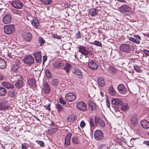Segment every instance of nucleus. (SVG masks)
Returning <instances> with one entry per match:
<instances>
[{
    "label": "nucleus",
    "instance_id": "a18cd8bd",
    "mask_svg": "<svg viewBox=\"0 0 149 149\" xmlns=\"http://www.w3.org/2000/svg\"><path fill=\"white\" fill-rule=\"evenodd\" d=\"M134 68L137 72H141L142 71L141 69V67L137 65H134Z\"/></svg>",
    "mask_w": 149,
    "mask_h": 149
},
{
    "label": "nucleus",
    "instance_id": "052dcab7",
    "mask_svg": "<svg viewBox=\"0 0 149 149\" xmlns=\"http://www.w3.org/2000/svg\"><path fill=\"white\" fill-rule=\"evenodd\" d=\"M5 12L4 9L3 8L0 9V15H2Z\"/></svg>",
    "mask_w": 149,
    "mask_h": 149
},
{
    "label": "nucleus",
    "instance_id": "473e14b6",
    "mask_svg": "<svg viewBox=\"0 0 149 149\" xmlns=\"http://www.w3.org/2000/svg\"><path fill=\"white\" fill-rule=\"evenodd\" d=\"M23 85V82L22 81H17L15 83V87L17 88H20L22 87Z\"/></svg>",
    "mask_w": 149,
    "mask_h": 149
},
{
    "label": "nucleus",
    "instance_id": "9b49d317",
    "mask_svg": "<svg viewBox=\"0 0 149 149\" xmlns=\"http://www.w3.org/2000/svg\"><path fill=\"white\" fill-rule=\"evenodd\" d=\"M128 39L130 40L137 44H139L140 43L141 39L139 36L136 35H134L133 37H129Z\"/></svg>",
    "mask_w": 149,
    "mask_h": 149
},
{
    "label": "nucleus",
    "instance_id": "4be33fe9",
    "mask_svg": "<svg viewBox=\"0 0 149 149\" xmlns=\"http://www.w3.org/2000/svg\"><path fill=\"white\" fill-rule=\"evenodd\" d=\"M142 127L144 129H147L149 128V123L146 120H142L141 122Z\"/></svg>",
    "mask_w": 149,
    "mask_h": 149
},
{
    "label": "nucleus",
    "instance_id": "37998d69",
    "mask_svg": "<svg viewBox=\"0 0 149 149\" xmlns=\"http://www.w3.org/2000/svg\"><path fill=\"white\" fill-rule=\"evenodd\" d=\"M12 11L14 14H16L18 15L21 16L22 14L21 11L18 10L13 9L12 10Z\"/></svg>",
    "mask_w": 149,
    "mask_h": 149
},
{
    "label": "nucleus",
    "instance_id": "6ab92c4d",
    "mask_svg": "<svg viewBox=\"0 0 149 149\" xmlns=\"http://www.w3.org/2000/svg\"><path fill=\"white\" fill-rule=\"evenodd\" d=\"M43 90L45 93H48L50 91V89L47 82L44 83L43 84Z\"/></svg>",
    "mask_w": 149,
    "mask_h": 149
},
{
    "label": "nucleus",
    "instance_id": "39448f33",
    "mask_svg": "<svg viewBox=\"0 0 149 149\" xmlns=\"http://www.w3.org/2000/svg\"><path fill=\"white\" fill-rule=\"evenodd\" d=\"M78 51L79 52L81 53L82 55L84 56L88 55L90 52V49L82 45L80 46L79 47Z\"/></svg>",
    "mask_w": 149,
    "mask_h": 149
},
{
    "label": "nucleus",
    "instance_id": "49530a36",
    "mask_svg": "<svg viewBox=\"0 0 149 149\" xmlns=\"http://www.w3.org/2000/svg\"><path fill=\"white\" fill-rule=\"evenodd\" d=\"M72 141L74 143L78 144L79 143L78 139L75 137L72 138Z\"/></svg>",
    "mask_w": 149,
    "mask_h": 149
},
{
    "label": "nucleus",
    "instance_id": "ddd939ff",
    "mask_svg": "<svg viewBox=\"0 0 149 149\" xmlns=\"http://www.w3.org/2000/svg\"><path fill=\"white\" fill-rule=\"evenodd\" d=\"M118 89L119 93L121 94H125L127 92L126 89L123 84H120L118 85Z\"/></svg>",
    "mask_w": 149,
    "mask_h": 149
},
{
    "label": "nucleus",
    "instance_id": "a211bd4d",
    "mask_svg": "<svg viewBox=\"0 0 149 149\" xmlns=\"http://www.w3.org/2000/svg\"><path fill=\"white\" fill-rule=\"evenodd\" d=\"M72 134L70 133L68 134L66 137L65 138V145L66 146H68L70 144V140Z\"/></svg>",
    "mask_w": 149,
    "mask_h": 149
},
{
    "label": "nucleus",
    "instance_id": "cd10ccee",
    "mask_svg": "<svg viewBox=\"0 0 149 149\" xmlns=\"http://www.w3.org/2000/svg\"><path fill=\"white\" fill-rule=\"evenodd\" d=\"M6 66V63L4 59L0 58V69L5 68Z\"/></svg>",
    "mask_w": 149,
    "mask_h": 149
},
{
    "label": "nucleus",
    "instance_id": "4468645a",
    "mask_svg": "<svg viewBox=\"0 0 149 149\" xmlns=\"http://www.w3.org/2000/svg\"><path fill=\"white\" fill-rule=\"evenodd\" d=\"M23 38L26 41L29 42L32 38V36L28 32H24L22 36Z\"/></svg>",
    "mask_w": 149,
    "mask_h": 149
},
{
    "label": "nucleus",
    "instance_id": "58836bf2",
    "mask_svg": "<svg viewBox=\"0 0 149 149\" xmlns=\"http://www.w3.org/2000/svg\"><path fill=\"white\" fill-rule=\"evenodd\" d=\"M52 84L54 87H56L59 84L58 80L56 79H54L52 80L51 81Z\"/></svg>",
    "mask_w": 149,
    "mask_h": 149
},
{
    "label": "nucleus",
    "instance_id": "338daca9",
    "mask_svg": "<svg viewBox=\"0 0 149 149\" xmlns=\"http://www.w3.org/2000/svg\"><path fill=\"white\" fill-rule=\"evenodd\" d=\"M143 143L148 146H149V141H144Z\"/></svg>",
    "mask_w": 149,
    "mask_h": 149
},
{
    "label": "nucleus",
    "instance_id": "c756f323",
    "mask_svg": "<svg viewBox=\"0 0 149 149\" xmlns=\"http://www.w3.org/2000/svg\"><path fill=\"white\" fill-rule=\"evenodd\" d=\"M88 107L90 110L93 111L95 109V106L93 102L90 101L88 102Z\"/></svg>",
    "mask_w": 149,
    "mask_h": 149
},
{
    "label": "nucleus",
    "instance_id": "3c124183",
    "mask_svg": "<svg viewBox=\"0 0 149 149\" xmlns=\"http://www.w3.org/2000/svg\"><path fill=\"white\" fill-rule=\"evenodd\" d=\"M36 142L42 147H43L44 146V143L42 141L37 140Z\"/></svg>",
    "mask_w": 149,
    "mask_h": 149
},
{
    "label": "nucleus",
    "instance_id": "6e6552de",
    "mask_svg": "<svg viewBox=\"0 0 149 149\" xmlns=\"http://www.w3.org/2000/svg\"><path fill=\"white\" fill-rule=\"evenodd\" d=\"M120 49L121 51L127 53H129L131 51L130 45L127 44H122L120 47Z\"/></svg>",
    "mask_w": 149,
    "mask_h": 149
},
{
    "label": "nucleus",
    "instance_id": "13d9d810",
    "mask_svg": "<svg viewBox=\"0 0 149 149\" xmlns=\"http://www.w3.org/2000/svg\"><path fill=\"white\" fill-rule=\"evenodd\" d=\"M46 74L47 77H50L51 76L50 71L49 70H47L46 71Z\"/></svg>",
    "mask_w": 149,
    "mask_h": 149
},
{
    "label": "nucleus",
    "instance_id": "20e7f679",
    "mask_svg": "<svg viewBox=\"0 0 149 149\" xmlns=\"http://www.w3.org/2000/svg\"><path fill=\"white\" fill-rule=\"evenodd\" d=\"M4 28L5 33L7 34H10L15 31V27L13 25H6Z\"/></svg>",
    "mask_w": 149,
    "mask_h": 149
},
{
    "label": "nucleus",
    "instance_id": "2f4dec72",
    "mask_svg": "<svg viewBox=\"0 0 149 149\" xmlns=\"http://www.w3.org/2000/svg\"><path fill=\"white\" fill-rule=\"evenodd\" d=\"M7 93L6 89L2 86H0V96H3Z\"/></svg>",
    "mask_w": 149,
    "mask_h": 149
},
{
    "label": "nucleus",
    "instance_id": "e2e57ef3",
    "mask_svg": "<svg viewBox=\"0 0 149 149\" xmlns=\"http://www.w3.org/2000/svg\"><path fill=\"white\" fill-rule=\"evenodd\" d=\"M52 37L55 38H57L58 39H60V36H58L56 35L53 34L52 35Z\"/></svg>",
    "mask_w": 149,
    "mask_h": 149
},
{
    "label": "nucleus",
    "instance_id": "b1692460",
    "mask_svg": "<svg viewBox=\"0 0 149 149\" xmlns=\"http://www.w3.org/2000/svg\"><path fill=\"white\" fill-rule=\"evenodd\" d=\"M2 86H4L7 88H14V86L13 84H10L7 82H3L1 84Z\"/></svg>",
    "mask_w": 149,
    "mask_h": 149
},
{
    "label": "nucleus",
    "instance_id": "603ef678",
    "mask_svg": "<svg viewBox=\"0 0 149 149\" xmlns=\"http://www.w3.org/2000/svg\"><path fill=\"white\" fill-rule=\"evenodd\" d=\"M17 81H23L24 79L20 75H18L17 76Z\"/></svg>",
    "mask_w": 149,
    "mask_h": 149
},
{
    "label": "nucleus",
    "instance_id": "680f3d73",
    "mask_svg": "<svg viewBox=\"0 0 149 149\" xmlns=\"http://www.w3.org/2000/svg\"><path fill=\"white\" fill-rule=\"evenodd\" d=\"M144 52L145 54V55L147 56H149V51L145 50L144 51Z\"/></svg>",
    "mask_w": 149,
    "mask_h": 149
},
{
    "label": "nucleus",
    "instance_id": "0eeeda50",
    "mask_svg": "<svg viewBox=\"0 0 149 149\" xmlns=\"http://www.w3.org/2000/svg\"><path fill=\"white\" fill-rule=\"evenodd\" d=\"M65 98L68 101L72 102L75 100L76 96L73 93H70L66 94Z\"/></svg>",
    "mask_w": 149,
    "mask_h": 149
},
{
    "label": "nucleus",
    "instance_id": "f257e3e1",
    "mask_svg": "<svg viewBox=\"0 0 149 149\" xmlns=\"http://www.w3.org/2000/svg\"><path fill=\"white\" fill-rule=\"evenodd\" d=\"M131 8L129 6L123 5L118 8V10L122 13L123 15H127L130 11Z\"/></svg>",
    "mask_w": 149,
    "mask_h": 149
},
{
    "label": "nucleus",
    "instance_id": "f3484780",
    "mask_svg": "<svg viewBox=\"0 0 149 149\" xmlns=\"http://www.w3.org/2000/svg\"><path fill=\"white\" fill-rule=\"evenodd\" d=\"M40 54L41 53L40 52H35L34 54L36 60L37 62L39 63L42 61V56Z\"/></svg>",
    "mask_w": 149,
    "mask_h": 149
},
{
    "label": "nucleus",
    "instance_id": "a878e982",
    "mask_svg": "<svg viewBox=\"0 0 149 149\" xmlns=\"http://www.w3.org/2000/svg\"><path fill=\"white\" fill-rule=\"evenodd\" d=\"M31 22L32 25L34 27L38 28L39 24V22L37 18H33Z\"/></svg>",
    "mask_w": 149,
    "mask_h": 149
},
{
    "label": "nucleus",
    "instance_id": "f704fd0d",
    "mask_svg": "<svg viewBox=\"0 0 149 149\" xmlns=\"http://www.w3.org/2000/svg\"><path fill=\"white\" fill-rule=\"evenodd\" d=\"M71 67V65L68 63H66L63 68V69L65 70L66 72L69 73Z\"/></svg>",
    "mask_w": 149,
    "mask_h": 149
},
{
    "label": "nucleus",
    "instance_id": "69168bd1",
    "mask_svg": "<svg viewBox=\"0 0 149 149\" xmlns=\"http://www.w3.org/2000/svg\"><path fill=\"white\" fill-rule=\"evenodd\" d=\"M47 57L46 56H43V63H44L47 60Z\"/></svg>",
    "mask_w": 149,
    "mask_h": 149
},
{
    "label": "nucleus",
    "instance_id": "8fccbe9b",
    "mask_svg": "<svg viewBox=\"0 0 149 149\" xmlns=\"http://www.w3.org/2000/svg\"><path fill=\"white\" fill-rule=\"evenodd\" d=\"M94 44L99 47H101L102 46V43L99 41H95L94 42Z\"/></svg>",
    "mask_w": 149,
    "mask_h": 149
},
{
    "label": "nucleus",
    "instance_id": "ea45409f",
    "mask_svg": "<svg viewBox=\"0 0 149 149\" xmlns=\"http://www.w3.org/2000/svg\"><path fill=\"white\" fill-rule=\"evenodd\" d=\"M15 52L12 51L10 52H8L7 54V56L10 58H14L15 57Z\"/></svg>",
    "mask_w": 149,
    "mask_h": 149
},
{
    "label": "nucleus",
    "instance_id": "5701e85b",
    "mask_svg": "<svg viewBox=\"0 0 149 149\" xmlns=\"http://www.w3.org/2000/svg\"><path fill=\"white\" fill-rule=\"evenodd\" d=\"M7 102H0V109L1 110H6L9 107L8 105H5V104Z\"/></svg>",
    "mask_w": 149,
    "mask_h": 149
},
{
    "label": "nucleus",
    "instance_id": "2eb2a0df",
    "mask_svg": "<svg viewBox=\"0 0 149 149\" xmlns=\"http://www.w3.org/2000/svg\"><path fill=\"white\" fill-rule=\"evenodd\" d=\"M137 118L136 115H134L131 117V122L133 126H135L137 125Z\"/></svg>",
    "mask_w": 149,
    "mask_h": 149
},
{
    "label": "nucleus",
    "instance_id": "e433bc0d",
    "mask_svg": "<svg viewBox=\"0 0 149 149\" xmlns=\"http://www.w3.org/2000/svg\"><path fill=\"white\" fill-rule=\"evenodd\" d=\"M84 57L82 59V62L84 65L87 64L89 61V58L86 56H84Z\"/></svg>",
    "mask_w": 149,
    "mask_h": 149
},
{
    "label": "nucleus",
    "instance_id": "4d7b16f0",
    "mask_svg": "<svg viewBox=\"0 0 149 149\" xmlns=\"http://www.w3.org/2000/svg\"><path fill=\"white\" fill-rule=\"evenodd\" d=\"M80 127L81 128H83L85 126V122L83 120L80 123Z\"/></svg>",
    "mask_w": 149,
    "mask_h": 149
},
{
    "label": "nucleus",
    "instance_id": "774afa93",
    "mask_svg": "<svg viewBox=\"0 0 149 149\" xmlns=\"http://www.w3.org/2000/svg\"><path fill=\"white\" fill-rule=\"evenodd\" d=\"M77 37L79 38H81V36H80V33L79 32L77 34Z\"/></svg>",
    "mask_w": 149,
    "mask_h": 149
},
{
    "label": "nucleus",
    "instance_id": "423d86ee",
    "mask_svg": "<svg viewBox=\"0 0 149 149\" xmlns=\"http://www.w3.org/2000/svg\"><path fill=\"white\" fill-rule=\"evenodd\" d=\"M23 61L25 63L31 65L34 63V59L31 56L29 55L24 58Z\"/></svg>",
    "mask_w": 149,
    "mask_h": 149
},
{
    "label": "nucleus",
    "instance_id": "72a5a7b5",
    "mask_svg": "<svg viewBox=\"0 0 149 149\" xmlns=\"http://www.w3.org/2000/svg\"><path fill=\"white\" fill-rule=\"evenodd\" d=\"M53 65L54 68H57L62 67L63 65V63H61L59 61L54 62L53 64Z\"/></svg>",
    "mask_w": 149,
    "mask_h": 149
},
{
    "label": "nucleus",
    "instance_id": "7c9ffc66",
    "mask_svg": "<svg viewBox=\"0 0 149 149\" xmlns=\"http://www.w3.org/2000/svg\"><path fill=\"white\" fill-rule=\"evenodd\" d=\"M36 81L33 79L31 78L28 81L29 84L32 87H35L36 86Z\"/></svg>",
    "mask_w": 149,
    "mask_h": 149
},
{
    "label": "nucleus",
    "instance_id": "dca6fc26",
    "mask_svg": "<svg viewBox=\"0 0 149 149\" xmlns=\"http://www.w3.org/2000/svg\"><path fill=\"white\" fill-rule=\"evenodd\" d=\"M11 21V17L9 15H6L3 18V22L5 24H8Z\"/></svg>",
    "mask_w": 149,
    "mask_h": 149
},
{
    "label": "nucleus",
    "instance_id": "412c9836",
    "mask_svg": "<svg viewBox=\"0 0 149 149\" xmlns=\"http://www.w3.org/2000/svg\"><path fill=\"white\" fill-rule=\"evenodd\" d=\"M19 65V61H17L15 64H13L12 65V70L15 72H17Z\"/></svg>",
    "mask_w": 149,
    "mask_h": 149
},
{
    "label": "nucleus",
    "instance_id": "f8f14e48",
    "mask_svg": "<svg viewBox=\"0 0 149 149\" xmlns=\"http://www.w3.org/2000/svg\"><path fill=\"white\" fill-rule=\"evenodd\" d=\"M11 5L15 8L17 9H21L23 6V3L18 1L12 2L11 3Z\"/></svg>",
    "mask_w": 149,
    "mask_h": 149
},
{
    "label": "nucleus",
    "instance_id": "864d4df0",
    "mask_svg": "<svg viewBox=\"0 0 149 149\" xmlns=\"http://www.w3.org/2000/svg\"><path fill=\"white\" fill-rule=\"evenodd\" d=\"M106 106L109 108H110V101L108 99H107L106 100Z\"/></svg>",
    "mask_w": 149,
    "mask_h": 149
},
{
    "label": "nucleus",
    "instance_id": "a19ab883",
    "mask_svg": "<svg viewBox=\"0 0 149 149\" xmlns=\"http://www.w3.org/2000/svg\"><path fill=\"white\" fill-rule=\"evenodd\" d=\"M56 107L58 112H60L63 110L64 108L59 104H57L56 105Z\"/></svg>",
    "mask_w": 149,
    "mask_h": 149
},
{
    "label": "nucleus",
    "instance_id": "de8ad7c7",
    "mask_svg": "<svg viewBox=\"0 0 149 149\" xmlns=\"http://www.w3.org/2000/svg\"><path fill=\"white\" fill-rule=\"evenodd\" d=\"M38 41L40 43V45L42 46V44L45 42V40L41 37H40L38 38Z\"/></svg>",
    "mask_w": 149,
    "mask_h": 149
},
{
    "label": "nucleus",
    "instance_id": "5fc2aeb1",
    "mask_svg": "<svg viewBox=\"0 0 149 149\" xmlns=\"http://www.w3.org/2000/svg\"><path fill=\"white\" fill-rule=\"evenodd\" d=\"M59 102L63 105H65L66 104L65 101L62 98H60L59 99Z\"/></svg>",
    "mask_w": 149,
    "mask_h": 149
},
{
    "label": "nucleus",
    "instance_id": "1a4fd4ad",
    "mask_svg": "<svg viewBox=\"0 0 149 149\" xmlns=\"http://www.w3.org/2000/svg\"><path fill=\"white\" fill-rule=\"evenodd\" d=\"M76 106L79 110L84 111H85L86 110V104L83 102H77Z\"/></svg>",
    "mask_w": 149,
    "mask_h": 149
},
{
    "label": "nucleus",
    "instance_id": "9d476101",
    "mask_svg": "<svg viewBox=\"0 0 149 149\" xmlns=\"http://www.w3.org/2000/svg\"><path fill=\"white\" fill-rule=\"evenodd\" d=\"M88 66L91 69L93 70H96L98 67V64L95 60L90 61L88 64Z\"/></svg>",
    "mask_w": 149,
    "mask_h": 149
},
{
    "label": "nucleus",
    "instance_id": "bf43d9fd",
    "mask_svg": "<svg viewBox=\"0 0 149 149\" xmlns=\"http://www.w3.org/2000/svg\"><path fill=\"white\" fill-rule=\"evenodd\" d=\"M50 104H48L47 105H46V106H44V107H45L46 109L50 111Z\"/></svg>",
    "mask_w": 149,
    "mask_h": 149
},
{
    "label": "nucleus",
    "instance_id": "4c0bfd02",
    "mask_svg": "<svg viewBox=\"0 0 149 149\" xmlns=\"http://www.w3.org/2000/svg\"><path fill=\"white\" fill-rule=\"evenodd\" d=\"M41 3L45 5H49L52 3V0H40Z\"/></svg>",
    "mask_w": 149,
    "mask_h": 149
},
{
    "label": "nucleus",
    "instance_id": "c85d7f7f",
    "mask_svg": "<svg viewBox=\"0 0 149 149\" xmlns=\"http://www.w3.org/2000/svg\"><path fill=\"white\" fill-rule=\"evenodd\" d=\"M90 15L93 17L98 14V11L95 8H93L90 10L89 11Z\"/></svg>",
    "mask_w": 149,
    "mask_h": 149
},
{
    "label": "nucleus",
    "instance_id": "0e129e2a",
    "mask_svg": "<svg viewBox=\"0 0 149 149\" xmlns=\"http://www.w3.org/2000/svg\"><path fill=\"white\" fill-rule=\"evenodd\" d=\"M89 56L91 58H93L94 57V54L92 52L91 50L90 49V52L89 54Z\"/></svg>",
    "mask_w": 149,
    "mask_h": 149
},
{
    "label": "nucleus",
    "instance_id": "c9c22d12",
    "mask_svg": "<svg viewBox=\"0 0 149 149\" xmlns=\"http://www.w3.org/2000/svg\"><path fill=\"white\" fill-rule=\"evenodd\" d=\"M109 92L111 95L112 96L115 95L116 92L113 86H111L109 88Z\"/></svg>",
    "mask_w": 149,
    "mask_h": 149
},
{
    "label": "nucleus",
    "instance_id": "6e6d98bb",
    "mask_svg": "<svg viewBox=\"0 0 149 149\" xmlns=\"http://www.w3.org/2000/svg\"><path fill=\"white\" fill-rule=\"evenodd\" d=\"M22 149H27V144L26 143H24L22 144Z\"/></svg>",
    "mask_w": 149,
    "mask_h": 149
},
{
    "label": "nucleus",
    "instance_id": "c03bdc74",
    "mask_svg": "<svg viewBox=\"0 0 149 149\" xmlns=\"http://www.w3.org/2000/svg\"><path fill=\"white\" fill-rule=\"evenodd\" d=\"M128 105L127 104H123L122 105L121 109L123 111H125L128 109Z\"/></svg>",
    "mask_w": 149,
    "mask_h": 149
},
{
    "label": "nucleus",
    "instance_id": "79ce46f5",
    "mask_svg": "<svg viewBox=\"0 0 149 149\" xmlns=\"http://www.w3.org/2000/svg\"><path fill=\"white\" fill-rule=\"evenodd\" d=\"M8 96L11 97H15V93L14 91H10L8 93Z\"/></svg>",
    "mask_w": 149,
    "mask_h": 149
},
{
    "label": "nucleus",
    "instance_id": "393cba45",
    "mask_svg": "<svg viewBox=\"0 0 149 149\" xmlns=\"http://www.w3.org/2000/svg\"><path fill=\"white\" fill-rule=\"evenodd\" d=\"M98 83L99 85L102 87L105 84L104 79L103 77H100L98 79Z\"/></svg>",
    "mask_w": 149,
    "mask_h": 149
},
{
    "label": "nucleus",
    "instance_id": "09e8293b",
    "mask_svg": "<svg viewBox=\"0 0 149 149\" xmlns=\"http://www.w3.org/2000/svg\"><path fill=\"white\" fill-rule=\"evenodd\" d=\"M89 123L91 127H93L94 126L93 120L92 119L90 118L89 119Z\"/></svg>",
    "mask_w": 149,
    "mask_h": 149
},
{
    "label": "nucleus",
    "instance_id": "7ed1b4c3",
    "mask_svg": "<svg viewBox=\"0 0 149 149\" xmlns=\"http://www.w3.org/2000/svg\"><path fill=\"white\" fill-rule=\"evenodd\" d=\"M95 125L98 127L103 128L104 127L105 125L104 121L101 118L99 117H95Z\"/></svg>",
    "mask_w": 149,
    "mask_h": 149
},
{
    "label": "nucleus",
    "instance_id": "aec40b11",
    "mask_svg": "<svg viewBox=\"0 0 149 149\" xmlns=\"http://www.w3.org/2000/svg\"><path fill=\"white\" fill-rule=\"evenodd\" d=\"M111 102L112 104L114 105L119 106L123 104L122 100L118 99L113 98Z\"/></svg>",
    "mask_w": 149,
    "mask_h": 149
},
{
    "label": "nucleus",
    "instance_id": "bb28decb",
    "mask_svg": "<svg viewBox=\"0 0 149 149\" xmlns=\"http://www.w3.org/2000/svg\"><path fill=\"white\" fill-rule=\"evenodd\" d=\"M77 119L76 116L74 115H70L68 119V121L70 123H73L75 122Z\"/></svg>",
    "mask_w": 149,
    "mask_h": 149
},
{
    "label": "nucleus",
    "instance_id": "f03ea898",
    "mask_svg": "<svg viewBox=\"0 0 149 149\" xmlns=\"http://www.w3.org/2000/svg\"><path fill=\"white\" fill-rule=\"evenodd\" d=\"M104 135L103 132L100 130H97L95 132L94 137L96 140L102 141L104 138Z\"/></svg>",
    "mask_w": 149,
    "mask_h": 149
}]
</instances>
